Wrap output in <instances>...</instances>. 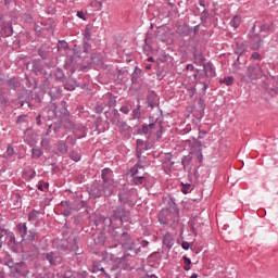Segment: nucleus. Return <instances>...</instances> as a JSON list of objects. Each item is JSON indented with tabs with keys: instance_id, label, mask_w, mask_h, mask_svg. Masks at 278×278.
Instances as JSON below:
<instances>
[{
	"instance_id": "f257e3e1",
	"label": "nucleus",
	"mask_w": 278,
	"mask_h": 278,
	"mask_svg": "<svg viewBox=\"0 0 278 278\" xmlns=\"http://www.w3.org/2000/svg\"><path fill=\"white\" fill-rule=\"evenodd\" d=\"M114 181H106L97 187H93L90 191V194L94 197V199H99L101 197H112L114 192Z\"/></svg>"
},
{
	"instance_id": "f03ea898",
	"label": "nucleus",
	"mask_w": 278,
	"mask_h": 278,
	"mask_svg": "<svg viewBox=\"0 0 278 278\" xmlns=\"http://www.w3.org/2000/svg\"><path fill=\"white\" fill-rule=\"evenodd\" d=\"M250 79H257L262 77V67L260 65L248 67Z\"/></svg>"
},
{
	"instance_id": "7ed1b4c3",
	"label": "nucleus",
	"mask_w": 278,
	"mask_h": 278,
	"mask_svg": "<svg viewBox=\"0 0 278 278\" xmlns=\"http://www.w3.org/2000/svg\"><path fill=\"white\" fill-rule=\"evenodd\" d=\"M46 258L53 266H55L62 262V258L60 257V255H58V253H54V252L47 253Z\"/></svg>"
},
{
	"instance_id": "20e7f679",
	"label": "nucleus",
	"mask_w": 278,
	"mask_h": 278,
	"mask_svg": "<svg viewBox=\"0 0 278 278\" xmlns=\"http://www.w3.org/2000/svg\"><path fill=\"white\" fill-rule=\"evenodd\" d=\"M163 243L167 247V249H173V244H175V239L170 233H166L163 238Z\"/></svg>"
},
{
	"instance_id": "39448f33",
	"label": "nucleus",
	"mask_w": 278,
	"mask_h": 278,
	"mask_svg": "<svg viewBox=\"0 0 278 278\" xmlns=\"http://www.w3.org/2000/svg\"><path fill=\"white\" fill-rule=\"evenodd\" d=\"M56 151H59L61 155H64L65 153H68V146H66V142L60 141L56 143Z\"/></svg>"
},
{
	"instance_id": "423d86ee",
	"label": "nucleus",
	"mask_w": 278,
	"mask_h": 278,
	"mask_svg": "<svg viewBox=\"0 0 278 278\" xmlns=\"http://www.w3.org/2000/svg\"><path fill=\"white\" fill-rule=\"evenodd\" d=\"M140 170L144 172V166H142L140 164H136L134 167H131L130 173H131L132 177H138Z\"/></svg>"
},
{
	"instance_id": "0eeeda50",
	"label": "nucleus",
	"mask_w": 278,
	"mask_h": 278,
	"mask_svg": "<svg viewBox=\"0 0 278 278\" xmlns=\"http://www.w3.org/2000/svg\"><path fill=\"white\" fill-rule=\"evenodd\" d=\"M241 23H242V17H240V15H236L232 17L230 25L235 29H238V27H240Z\"/></svg>"
},
{
	"instance_id": "6e6552de",
	"label": "nucleus",
	"mask_w": 278,
	"mask_h": 278,
	"mask_svg": "<svg viewBox=\"0 0 278 278\" xmlns=\"http://www.w3.org/2000/svg\"><path fill=\"white\" fill-rule=\"evenodd\" d=\"M110 177H112V169H110V168L102 169V180H103V182L112 181L110 179Z\"/></svg>"
},
{
	"instance_id": "1a4fd4ad",
	"label": "nucleus",
	"mask_w": 278,
	"mask_h": 278,
	"mask_svg": "<svg viewBox=\"0 0 278 278\" xmlns=\"http://www.w3.org/2000/svg\"><path fill=\"white\" fill-rule=\"evenodd\" d=\"M177 34H179V36L186 37L188 34H190V28H188L186 25L178 26Z\"/></svg>"
},
{
	"instance_id": "9d476101",
	"label": "nucleus",
	"mask_w": 278,
	"mask_h": 278,
	"mask_svg": "<svg viewBox=\"0 0 278 278\" xmlns=\"http://www.w3.org/2000/svg\"><path fill=\"white\" fill-rule=\"evenodd\" d=\"M40 216V213L38 211H33L29 213L28 215V220L30 223H36V220H38V217Z\"/></svg>"
},
{
	"instance_id": "9b49d317",
	"label": "nucleus",
	"mask_w": 278,
	"mask_h": 278,
	"mask_svg": "<svg viewBox=\"0 0 278 278\" xmlns=\"http://www.w3.org/2000/svg\"><path fill=\"white\" fill-rule=\"evenodd\" d=\"M17 229L20 233H22V238H24V236H27V224H20L17 226Z\"/></svg>"
},
{
	"instance_id": "f8f14e48",
	"label": "nucleus",
	"mask_w": 278,
	"mask_h": 278,
	"mask_svg": "<svg viewBox=\"0 0 278 278\" xmlns=\"http://www.w3.org/2000/svg\"><path fill=\"white\" fill-rule=\"evenodd\" d=\"M144 182V175L134 176V184L140 186Z\"/></svg>"
},
{
	"instance_id": "ddd939ff",
	"label": "nucleus",
	"mask_w": 278,
	"mask_h": 278,
	"mask_svg": "<svg viewBox=\"0 0 278 278\" xmlns=\"http://www.w3.org/2000/svg\"><path fill=\"white\" fill-rule=\"evenodd\" d=\"M31 155L35 160H38V157L42 155V150H40V148H33Z\"/></svg>"
},
{
	"instance_id": "4468645a",
	"label": "nucleus",
	"mask_w": 278,
	"mask_h": 278,
	"mask_svg": "<svg viewBox=\"0 0 278 278\" xmlns=\"http://www.w3.org/2000/svg\"><path fill=\"white\" fill-rule=\"evenodd\" d=\"M222 84H225V86H231L233 84V77L228 76L226 78H223L219 80Z\"/></svg>"
},
{
	"instance_id": "2eb2a0df",
	"label": "nucleus",
	"mask_w": 278,
	"mask_h": 278,
	"mask_svg": "<svg viewBox=\"0 0 278 278\" xmlns=\"http://www.w3.org/2000/svg\"><path fill=\"white\" fill-rule=\"evenodd\" d=\"M2 34H4V36H12V26H4L2 28Z\"/></svg>"
},
{
	"instance_id": "dca6fc26",
	"label": "nucleus",
	"mask_w": 278,
	"mask_h": 278,
	"mask_svg": "<svg viewBox=\"0 0 278 278\" xmlns=\"http://www.w3.org/2000/svg\"><path fill=\"white\" fill-rule=\"evenodd\" d=\"M70 157H71L72 160H74V162H79V160H81V156H80L79 154L75 153V152H72V153L70 154Z\"/></svg>"
},
{
	"instance_id": "f3484780",
	"label": "nucleus",
	"mask_w": 278,
	"mask_h": 278,
	"mask_svg": "<svg viewBox=\"0 0 278 278\" xmlns=\"http://www.w3.org/2000/svg\"><path fill=\"white\" fill-rule=\"evenodd\" d=\"M124 248L127 249L128 251H131V249H134V242L130 241L128 243H124Z\"/></svg>"
},
{
	"instance_id": "a211bd4d",
	"label": "nucleus",
	"mask_w": 278,
	"mask_h": 278,
	"mask_svg": "<svg viewBox=\"0 0 278 278\" xmlns=\"http://www.w3.org/2000/svg\"><path fill=\"white\" fill-rule=\"evenodd\" d=\"M119 112H123V114H129V108L127 105H124L119 109Z\"/></svg>"
},
{
	"instance_id": "6ab92c4d",
	"label": "nucleus",
	"mask_w": 278,
	"mask_h": 278,
	"mask_svg": "<svg viewBox=\"0 0 278 278\" xmlns=\"http://www.w3.org/2000/svg\"><path fill=\"white\" fill-rule=\"evenodd\" d=\"M77 16L78 18H83V21H86V13H84V11H78Z\"/></svg>"
},
{
	"instance_id": "aec40b11",
	"label": "nucleus",
	"mask_w": 278,
	"mask_h": 278,
	"mask_svg": "<svg viewBox=\"0 0 278 278\" xmlns=\"http://www.w3.org/2000/svg\"><path fill=\"white\" fill-rule=\"evenodd\" d=\"M41 147H43V148L49 147V139H48V138H43V139L41 140Z\"/></svg>"
},
{
	"instance_id": "412c9836",
	"label": "nucleus",
	"mask_w": 278,
	"mask_h": 278,
	"mask_svg": "<svg viewBox=\"0 0 278 278\" xmlns=\"http://www.w3.org/2000/svg\"><path fill=\"white\" fill-rule=\"evenodd\" d=\"M7 155H14V148L12 146H9L7 149Z\"/></svg>"
},
{
	"instance_id": "4be33fe9",
	"label": "nucleus",
	"mask_w": 278,
	"mask_h": 278,
	"mask_svg": "<svg viewBox=\"0 0 278 278\" xmlns=\"http://www.w3.org/2000/svg\"><path fill=\"white\" fill-rule=\"evenodd\" d=\"M181 248H182L185 251H188V249H190V243L187 242V241H184V242L181 243Z\"/></svg>"
},
{
	"instance_id": "5701e85b",
	"label": "nucleus",
	"mask_w": 278,
	"mask_h": 278,
	"mask_svg": "<svg viewBox=\"0 0 278 278\" xmlns=\"http://www.w3.org/2000/svg\"><path fill=\"white\" fill-rule=\"evenodd\" d=\"M256 42L252 43L253 49H260V38H255Z\"/></svg>"
},
{
	"instance_id": "b1692460",
	"label": "nucleus",
	"mask_w": 278,
	"mask_h": 278,
	"mask_svg": "<svg viewBox=\"0 0 278 278\" xmlns=\"http://www.w3.org/2000/svg\"><path fill=\"white\" fill-rule=\"evenodd\" d=\"M182 260H184L186 265L192 264V261H190V258H188V256H184Z\"/></svg>"
},
{
	"instance_id": "393cba45",
	"label": "nucleus",
	"mask_w": 278,
	"mask_h": 278,
	"mask_svg": "<svg viewBox=\"0 0 278 278\" xmlns=\"http://www.w3.org/2000/svg\"><path fill=\"white\" fill-rule=\"evenodd\" d=\"M252 60H260V53L254 52V53L252 54Z\"/></svg>"
},
{
	"instance_id": "a878e982",
	"label": "nucleus",
	"mask_w": 278,
	"mask_h": 278,
	"mask_svg": "<svg viewBox=\"0 0 278 278\" xmlns=\"http://www.w3.org/2000/svg\"><path fill=\"white\" fill-rule=\"evenodd\" d=\"M61 47H63V49H68V43L65 41H61L60 42Z\"/></svg>"
},
{
	"instance_id": "bb28decb",
	"label": "nucleus",
	"mask_w": 278,
	"mask_h": 278,
	"mask_svg": "<svg viewBox=\"0 0 278 278\" xmlns=\"http://www.w3.org/2000/svg\"><path fill=\"white\" fill-rule=\"evenodd\" d=\"M187 71H194V65L188 64L187 65Z\"/></svg>"
},
{
	"instance_id": "cd10ccee",
	"label": "nucleus",
	"mask_w": 278,
	"mask_h": 278,
	"mask_svg": "<svg viewBox=\"0 0 278 278\" xmlns=\"http://www.w3.org/2000/svg\"><path fill=\"white\" fill-rule=\"evenodd\" d=\"M142 131L143 134H149V126H143Z\"/></svg>"
},
{
	"instance_id": "c85d7f7f",
	"label": "nucleus",
	"mask_w": 278,
	"mask_h": 278,
	"mask_svg": "<svg viewBox=\"0 0 278 278\" xmlns=\"http://www.w3.org/2000/svg\"><path fill=\"white\" fill-rule=\"evenodd\" d=\"M200 1V5H202V8H205V0H199Z\"/></svg>"
},
{
	"instance_id": "c756f323",
	"label": "nucleus",
	"mask_w": 278,
	"mask_h": 278,
	"mask_svg": "<svg viewBox=\"0 0 278 278\" xmlns=\"http://www.w3.org/2000/svg\"><path fill=\"white\" fill-rule=\"evenodd\" d=\"M154 127H155V124H153V123H151V124L148 125V128H149V129H153Z\"/></svg>"
},
{
	"instance_id": "7c9ffc66",
	"label": "nucleus",
	"mask_w": 278,
	"mask_h": 278,
	"mask_svg": "<svg viewBox=\"0 0 278 278\" xmlns=\"http://www.w3.org/2000/svg\"><path fill=\"white\" fill-rule=\"evenodd\" d=\"M134 116H135V118H140V115H138L137 111H134Z\"/></svg>"
},
{
	"instance_id": "2f4dec72",
	"label": "nucleus",
	"mask_w": 278,
	"mask_h": 278,
	"mask_svg": "<svg viewBox=\"0 0 278 278\" xmlns=\"http://www.w3.org/2000/svg\"><path fill=\"white\" fill-rule=\"evenodd\" d=\"M23 118H25V116H23V115L18 116L17 123H21L23 121Z\"/></svg>"
},
{
	"instance_id": "473e14b6",
	"label": "nucleus",
	"mask_w": 278,
	"mask_h": 278,
	"mask_svg": "<svg viewBox=\"0 0 278 278\" xmlns=\"http://www.w3.org/2000/svg\"><path fill=\"white\" fill-rule=\"evenodd\" d=\"M5 5H10L12 3V0H4Z\"/></svg>"
},
{
	"instance_id": "72a5a7b5",
	"label": "nucleus",
	"mask_w": 278,
	"mask_h": 278,
	"mask_svg": "<svg viewBox=\"0 0 278 278\" xmlns=\"http://www.w3.org/2000/svg\"><path fill=\"white\" fill-rule=\"evenodd\" d=\"M148 62H154L153 56H149Z\"/></svg>"
},
{
	"instance_id": "f704fd0d",
	"label": "nucleus",
	"mask_w": 278,
	"mask_h": 278,
	"mask_svg": "<svg viewBox=\"0 0 278 278\" xmlns=\"http://www.w3.org/2000/svg\"><path fill=\"white\" fill-rule=\"evenodd\" d=\"M37 125H40V115L39 116H37Z\"/></svg>"
},
{
	"instance_id": "c9c22d12",
	"label": "nucleus",
	"mask_w": 278,
	"mask_h": 278,
	"mask_svg": "<svg viewBox=\"0 0 278 278\" xmlns=\"http://www.w3.org/2000/svg\"><path fill=\"white\" fill-rule=\"evenodd\" d=\"M156 136H157V138H162V132H161V131H157V132H156Z\"/></svg>"
},
{
	"instance_id": "e433bc0d",
	"label": "nucleus",
	"mask_w": 278,
	"mask_h": 278,
	"mask_svg": "<svg viewBox=\"0 0 278 278\" xmlns=\"http://www.w3.org/2000/svg\"><path fill=\"white\" fill-rule=\"evenodd\" d=\"M184 269H185V270H190V265H186V266L184 267Z\"/></svg>"
},
{
	"instance_id": "4c0bfd02",
	"label": "nucleus",
	"mask_w": 278,
	"mask_h": 278,
	"mask_svg": "<svg viewBox=\"0 0 278 278\" xmlns=\"http://www.w3.org/2000/svg\"><path fill=\"white\" fill-rule=\"evenodd\" d=\"M182 192H184V194H188V189L184 188Z\"/></svg>"
},
{
	"instance_id": "58836bf2",
	"label": "nucleus",
	"mask_w": 278,
	"mask_h": 278,
	"mask_svg": "<svg viewBox=\"0 0 278 278\" xmlns=\"http://www.w3.org/2000/svg\"><path fill=\"white\" fill-rule=\"evenodd\" d=\"M200 62H203V55L199 54Z\"/></svg>"
},
{
	"instance_id": "ea45409f",
	"label": "nucleus",
	"mask_w": 278,
	"mask_h": 278,
	"mask_svg": "<svg viewBox=\"0 0 278 278\" xmlns=\"http://www.w3.org/2000/svg\"><path fill=\"white\" fill-rule=\"evenodd\" d=\"M3 238V230L0 229V240Z\"/></svg>"
},
{
	"instance_id": "a19ab883",
	"label": "nucleus",
	"mask_w": 278,
	"mask_h": 278,
	"mask_svg": "<svg viewBox=\"0 0 278 278\" xmlns=\"http://www.w3.org/2000/svg\"><path fill=\"white\" fill-rule=\"evenodd\" d=\"M147 71H151V65H146Z\"/></svg>"
},
{
	"instance_id": "79ce46f5",
	"label": "nucleus",
	"mask_w": 278,
	"mask_h": 278,
	"mask_svg": "<svg viewBox=\"0 0 278 278\" xmlns=\"http://www.w3.org/2000/svg\"><path fill=\"white\" fill-rule=\"evenodd\" d=\"M143 247H149V242H148V241H144V242H143Z\"/></svg>"
},
{
	"instance_id": "37998d69",
	"label": "nucleus",
	"mask_w": 278,
	"mask_h": 278,
	"mask_svg": "<svg viewBox=\"0 0 278 278\" xmlns=\"http://www.w3.org/2000/svg\"><path fill=\"white\" fill-rule=\"evenodd\" d=\"M199 276L197 274H193L191 278H198Z\"/></svg>"
},
{
	"instance_id": "c03bdc74",
	"label": "nucleus",
	"mask_w": 278,
	"mask_h": 278,
	"mask_svg": "<svg viewBox=\"0 0 278 278\" xmlns=\"http://www.w3.org/2000/svg\"><path fill=\"white\" fill-rule=\"evenodd\" d=\"M38 188H39V190H42V186L41 185Z\"/></svg>"
},
{
	"instance_id": "a18cd8bd",
	"label": "nucleus",
	"mask_w": 278,
	"mask_h": 278,
	"mask_svg": "<svg viewBox=\"0 0 278 278\" xmlns=\"http://www.w3.org/2000/svg\"><path fill=\"white\" fill-rule=\"evenodd\" d=\"M123 238H127V235H124Z\"/></svg>"
},
{
	"instance_id": "49530a36",
	"label": "nucleus",
	"mask_w": 278,
	"mask_h": 278,
	"mask_svg": "<svg viewBox=\"0 0 278 278\" xmlns=\"http://www.w3.org/2000/svg\"><path fill=\"white\" fill-rule=\"evenodd\" d=\"M46 186V188H49V185H45Z\"/></svg>"
}]
</instances>
